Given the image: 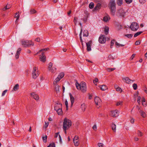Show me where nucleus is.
I'll list each match as a JSON object with an SVG mask.
<instances>
[{
  "instance_id": "f257e3e1",
  "label": "nucleus",
  "mask_w": 147,
  "mask_h": 147,
  "mask_svg": "<svg viewBox=\"0 0 147 147\" xmlns=\"http://www.w3.org/2000/svg\"><path fill=\"white\" fill-rule=\"evenodd\" d=\"M76 85L77 88L78 90H80L81 91L84 93L86 92L87 87L86 84L83 82H81L80 84L78 82L76 83Z\"/></svg>"
},
{
  "instance_id": "f03ea898",
  "label": "nucleus",
  "mask_w": 147,
  "mask_h": 147,
  "mask_svg": "<svg viewBox=\"0 0 147 147\" xmlns=\"http://www.w3.org/2000/svg\"><path fill=\"white\" fill-rule=\"evenodd\" d=\"M109 7L110 9L111 14L112 15H114L116 12V4L115 0H110Z\"/></svg>"
},
{
  "instance_id": "7ed1b4c3",
  "label": "nucleus",
  "mask_w": 147,
  "mask_h": 147,
  "mask_svg": "<svg viewBox=\"0 0 147 147\" xmlns=\"http://www.w3.org/2000/svg\"><path fill=\"white\" fill-rule=\"evenodd\" d=\"M71 125V122L69 119L66 118L64 119L63 124V130L68 129Z\"/></svg>"
},
{
  "instance_id": "20e7f679",
  "label": "nucleus",
  "mask_w": 147,
  "mask_h": 147,
  "mask_svg": "<svg viewBox=\"0 0 147 147\" xmlns=\"http://www.w3.org/2000/svg\"><path fill=\"white\" fill-rule=\"evenodd\" d=\"M22 45L25 47H28L34 45V43L31 41L28 40H22L21 41Z\"/></svg>"
},
{
  "instance_id": "39448f33",
  "label": "nucleus",
  "mask_w": 147,
  "mask_h": 147,
  "mask_svg": "<svg viewBox=\"0 0 147 147\" xmlns=\"http://www.w3.org/2000/svg\"><path fill=\"white\" fill-rule=\"evenodd\" d=\"M139 27V25L137 22H133L131 23L130 28L131 30L135 31L137 30Z\"/></svg>"
},
{
  "instance_id": "423d86ee",
  "label": "nucleus",
  "mask_w": 147,
  "mask_h": 147,
  "mask_svg": "<svg viewBox=\"0 0 147 147\" xmlns=\"http://www.w3.org/2000/svg\"><path fill=\"white\" fill-rule=\"evenodd\" d=\"M39 75L38 68L35 67H34L32 73V76L33 78L35 79Z\"/></svg>"
},
{
  "instance_id": "0eeeda50",
  "label": "nucleus",
  "mask_w": 147,
  "mask_h": 147,
  "mask_svg": "<svg viewBox=\"0 0 147 147\" xmlns=\"http://www.w3.org/2000/svg\"><path fill=\"white\" fill-rule=\"evenodd\" d=\"M73 142L75 146H78L80 144L79 137L77 136H75L73 139Z\"/></svg>"
},
{
  "instance_id": "6e6552de",
  "label": "nucleus",
  "mask_w": 147,
  "mask_h": 147,
  "mask_svg": "<svg viewBox=\"0 0 147 147\" xmlns=\"http://www.w3.org/2000/svg\"><path fill=\"white\" fill-rule=\"evenodd\" d=\"M86 49L87 51H89L91 50V46L92 44V41L90 40L86 43Z\"/></svg>"
},
{
  "instance_id": "1a4fd4ad",
  "label": "nucleus",
  "mask_w": 147,
  "mask_h": 147,
  "mask_svg": "<svg viewBox=\"0 0 147 147\" xmlns=\"http://www.w3.org/2000/svg\"><path fill=\"white\" fill-rule=\"evenodd\" d=\"M94 101L96 105L97 106H99L98 107H97L98 108L100 107L101 102V99L100 98L98 97H96L94 99Z\"/></svg>"
},
{
  "instance_id": "9d476101",
  "label": "nucleus",
  "mask_w": 147,
  "mask_h": 147,
  "mask_svg": "<svg viewBox=\"0 0 147 147\" xmlns=\"http://www.w3.org/2000/svg\"><path fill=\"white\" fill-rule=\"evenodd\" d=\"M100 0H95V1L97 3V2H98V3L94 9L95 10H98L99 9H100L101 7V4L100 3Z\"/></svg>"
},
{
  "instance_id": "9b49d317",
  "label": "nucleus",
  "mask_w": 147,
  "mask_h": 147,
  "mask_svg": "<svg viewBox=\"0 0 147 147\" xmlns=\"http://www.w3.org/2000/svg\"><path fill=\"white\" fill-rule=\"evenodd\" d=\"M111 115L113 117H117L119 115V113L118 111L116 110L114 111H111Z\"/></svg>"
},
{
  "instance_id": "f8f14e48",
  "label": "nucleus",
  "mask_w": 147,
  "mask_h": 147,
  "mask_svg": "<svg viewBox=\"0 0 147 147\" xmlns=\"http://www.w3.org/2000/svg\"><path fill=\"white\" fill-rule=\"evenodd\" d=\"M40 61L44 62L46 61V56L44 52H42L41 54L40 55Z\"/></svg>"
},
{
  "instance_id": "ddd939ff",
  "label": "nucleus",
  "mask_w": 147,
  "mask_h": 147,
  "mask_svg": "<svg viewBox=\"0 0 147 147\" xmlns=\"http://www.w3.org/2000/svg\"><path fill=\"white\" fill-rule=\"evenodd\" d=\"M117 13L120 16L123 17L125 16V12L123 9H121L119 10Z\"/></svg>"
},
{
  "instance_id": "4468645a",
  "label": "nucleus",
  "mask_w": 147,
  "mask_h": 147,
  "mask_svg": "<svg viewBox=\"0 0 147 147\" xmlns=\"http://www.w3.org/2000/svg\"><path fill=\"white\" fill-rule=\"evenodd\" d=\"M123 80L127 84H129L131 82H133L134 81L131 80L129 78L126 77L122 78Z\"/></svg>"
},
{
  "instance_id": "2eb2a0df",
  "label": "nucleus",
  "mask_w": 147,
  "mask_h": 147,
  "mask_svg": "<svg viewBox=\"0 0 147 147\" xmlns=\"http://www.w3.org/2000/svg\"><path fill=\"white\" fill-rule=\"evenodd\" d=\"M61 108V105L60 103H57L55 105L54 110L57 111Z\"/></svg>"
},
{
  "instance_id": "dca6fc26",
  "label": "nucleus",
  "mask_w": 147,
  "mask_h": 147,
  "mask_svg": "<svg viewBox=\"0 0 147 147\" xmlns=\"http://www.w3.org/2000/svg\"><path fill=\"white\" fill-rule=\"evenodd\" d=\"M31 95L32 97L36 100L39 99V97L37 94H36L35 93L33 92L31 93Z\"/></svg>"
},
{
  "instance_id": "f3484780",
  "label": "nucleus",
  "mask_w": 147,
  "mask_h": 147,
  "mask_svg": "<svg viewBox=\"0 0 147 147\" xmlns=\"http://www.w3.org/2000/svg\"><path fill=\"white\" fill-rule=\"evenodd\" d=\"M69 95L71 103V106L72 107L74 102V98L71 93H69Z\"/></svg>"
},
{
  "instance_id": "a211bd4d",
  "label": "nucleus",
  "mask_w": 147,
  "mask_h": 147,
  "mask_svg": "<svg viewBox=\"0 0 147 147\" xmlns=\"http://www.w3.org/2000/svg\"><path fill=\"white\" fill-rule=\"evenodd\" d=\"M21 50L22 49L21 48H19L18 49V50L17 51L15 55V57L16 59L18 58L19 57V55L21 51Z\"/></svg>"
},
{
  "instance_id": "6ab92c4d",
  "label": "nucleus",
  "mask_w": 147,
  "mask_h": 147,
  "mask_svg": "<svg viewBox=\"0 0 147 147\" xmlns=\"http://www.w3.org/2000/svg\"><path fill=\"white\" fill-rule=\"evenodd\" d=\"M60 79L57 77L55 79L54 81L53 82V84L54 85H56V86H57V87L58 88L59 85H58L57 84V83L59 82Z\"/></svg>"
},
{
  "instance_id": "aec40b11",
  "label": "nucleus",
  "mask_w": 147,
  "mask_h": 147,
  "mask_svg": "<svg viewBox=\"0 0 147 147\" xmlns=\"http://www.w3.org/2000/svg\"><path fill=\"white\" fill-rule=\"evenodd\" d=\"M139 113L141 115L143 118H145L146 116V113L141 110H140Z\"/></svg>"
},
{
  "instance_id": "412c9836",
  "label": "nucleus",
  "mask_w": 147,
  "mask_h": 147,
  "mask_svg": "<svg viewBox=\"0 0 147 147\" xmlns=\"http://www.w3.org/2000/svg\"><path fill=\"white\" fill-rule=\"evenodd\" d=\"M104 29V32L105 34H107L109 32V28L108 26H105L103 28Z\"/></svg>"
},
{
  "instance_id": "4be33fe9",
  "label": "nucleus",
  "mask_w": 147,
  "mask_h": 147,
  "mask_svg": "<svg viewBox=\"0 0 147 147\" xmlns=\"http://www.w3.org/2000/svg\"><path fill=\"white\" fill-rule=\"evenodd\" d=\"M110 17L107 15L104 17L103 18V21L105 22H107L110 20Z\"/></svg>"
},
{
  "instance_id": "5701e85b",
  "label": "nucleus",
  "mask_w": 147,
  "mask_h": 147,
  "mask_svg": "<svg viewBox=\"0 0 147 147\" xmlns=\"http://www.w3.org/2000/svg\"><path fill=\"white\" fill-rule=\"evenodd\" d=\"M106 41V38L105 36L102 35V44L105 43Z\"/></svg>"
},
{
  "instance_id": "b1692460",
  "label": "nucleus",
  "mask_w": 147,
  "mask_h": 147,
  "mask_svg": "<svg viewBox=\"0 0 147 147\" xmlns=\"http://www.w3.org/2000/svg\"><path fill=\"white\" fill-rule=\"evenodd\" d=\"M11 5L10 4H7V5L3 8V10L5 11L11 8Z\"/></svg>"
},
{
  "instance_id": "393cba45",
  "label": "nucleus",
  "mask_w": 147,
  "mask_h": 147,
  "mask_svg": "<svg viewBox=\"0 0 147 147\" xmlns=\"http://www.w3.org/2000/svg\"><path fill=\"white\" fill-rule=\"evenodd\" d=\"M64 74L63 73H61L59 74L57 76L58 78H59L60 80L62 79L64 76Z\"/></svg>"
},
{
  "instance_id": "a878e982",
  "label": "nucleus",
  "mask_w": 147,
  "mask_h": 147,
  "mask_svg": "<svg viewBox=\"0 0 147 147\" xmlns=\"http://www.w3.org/2000/svg\"><path fill=\"white\" fill-rule=\"evenodd\" d=\"M88 30H85L83 32V36H88Z\"/></svg>"
},
{
  "instance_id": "bb28decb",
  "label": "nucleus",
  "mask_w": 147,
  "mask_h": 147,
  "mask_svg": "<svg viewBox=\"0 0 147 147\" xmlns=\"http://www.w3.org/2000/svg\"><path fill=\"white\" fill-rule=\"evenodd\" d=\"M57 113L59 115H61L62 113V111L61 108H60L59 109L56 111Z\"/></svg>"
},
{
  "instance_id": "cd10ccee",
  "label": "nucleus",
  "mask_w": 147,
  "mask_h": 147,
  "mask_svg": "<svg viewBox=\"0 0 147 147\" xmlns=\"http://www.w3.org/2000/svg\"><path fill=\"white\" fill-rule=\"evenodd\" d=\"M116 105L117 106L122 105H123V101H117L116 102Z\"/></svg>"
},
{
  "instance_id": "c85d7f7f",
  "label": "nucleus",
  "mask_w": 147,
  "mask_h": 147,
  "mask_svg": "<svg viewBox=\"0 0 147 147\" xmlns=\"http://www.w3.org/2000/svg\"><path fill=\"white\" fill-rule=\"evenodd\" d=\"M123 0H117V3L119 6L123 4Z\"/></svg>"
},
{
  "instance_id": "c756f323",
  "label": "nucleus",
  "mask_w": 147,
  "mask_h": 147,
  "mask_svg": "<svg viewBox=\"0 0 147 147\" xmlns=\"http://www.w3.org/2000/svg\"><path fill=\"white\" fill-rule=\"evenodd\" d=\"M19 87V85L18 84H16L14 87L13 90V91H16L18 90Z\"/></svg>"
},
{
  "instance_id": "7c9ffc66",
  "label": "nucleus",
  "mask_w": 147,
  "mask_h": 147,
  "mask_svg": "<svg viewBox=\"0 0 147 147\" xmlns=\"http://www.w3.org/2000/svg\"><path fill=\"white\" fill-rule=\"evenodd\" d=\"M115 46L117 47H123L124 45L123 44H120L117 42H115Z\"/></svg>"
},
{
  "instance_id": "2f4dec72",
  "label": "nucleus",
  "mask_w": 147,
  "mask_h": 147,
  "mask_svg": "<svg viewBox=\"0 0 147 147\" xmlns=\"http://www.w3.org/2000/svg\"><path fill=\"white\" fill-rule=\"evenodd\" d=\"M108 89L107 86L105 85H102V91H105Z\"/></svg>"
},
{
  "instance_id": "473e14b6",
  "label": "nucleus",
  "mask_w": 147,
  "mask_h": 147,
  "mask_svg": "<svg viewBox=\"0 0 147 147\" xmlns=\"http://www.w3.org/2000/svg\"><path fill=\"white\" fill-rule=\"evenodd\" d=\"M111 127L113 131H114L115 132L116 131V125L113 123L111 125Z\"/></svg>"
},
{
  "instance_id": "72a5a7b5",
  "label": "nucleus",
  "mask_w": 147,
  "mask_h": 147,
  "mask_svg": "<svg viewBox=\"0 0 147 147\" xmlns=\"http://www.w3.org/2000/svg\"><path fill=\"white\" fill-rule=\"evenodd\" d=\"M94 6V4L93 2H91L90 3L89 5V7L90 9H92Z\"/></svg>"
},
{
  "instance_id": "f704fd0d",
  "label": "nucleus",
  "mask_w": 147,
  "mask_h": 147,
  "mask_svg": "<svg viewBox=\"0 0 147 147\" xmlns=\"http://www.w3.org/2000/svg\"><path fill=\"white\" fill-rule=\"evenodd\" d=\"M48 49H48V48H46V49H41V50H40L36 54V55H37L38 54H39L41 52H43V51H47V50H48Z\"/></svg>"
},
{
  "instance_id": "c9c22d12",
  "label": "nucleus",
  "mask_w": 147,
  "mask_h": 147,
  "mask_svg": "<svg viewBox=\"0 0 147 147\" xmlns=\"http://www.w3.org/2000/svg\"><path fill=\"white\" fill-rule=\"evenodd\" d=\"M81 108L82 111H84L86 109V106L85 104H82L81 105Z\"/></svg>"
},
{
  "instance_id": "e433bc0d",
  "label": "nucleus",
  "mask_w": 147,
  "mask_h": 147,
  "mask_svg": "<svg viewBox=\"0 0 147 147\" xmlns=\"http://www.w3.org/2000/svg\"><path fill=\"white\" fill-rule=\"evenodd\" d=\"M18 14V12L16 13V15H15V17L17 18V19H16V23L18 22L19 19V17H20V16H19V14H18L17 16H16V15Z\"/></svg>"
},
{
  "instance_id": "4c0bfd02",
  "label": "nucleus",
  "mask_w": 147,
  "mask_h": 147,
  "mask_svg": "<svg viewBox=\"0 0 147 147\" xmlns=\"http://www.w3.org/2000/svg\"><path fill=\"white\" fill-rule=\"evenodd\" d=\"M142 32V31L138 32L136 33L134 35V36L135 37H137Z\"/></svg>"
},
{
  "instance_id": "58836bf2",
  "label": "nucleus",
  "mask_w": 147,
  "mask_h": 147,
  "mask_svg": "<svg viewBox=\"0 0 147 147\" xmlns=\"http://www.w3.org/2000/svg\"><path fill=\"white\" fill-rule=\"evenodd\" d=\"M53 66V64L51 63L50 62L49 64V66H48V69L50 70L52 68V67Z\"/></svg>"
},
{
  "instance_id": "ea45409f",
  "label": "nucleus",
  "mask_w": 147,
  "mask_h": 147,
  "mask_svg": "<svg viewBox=\"0 0 147 147\" xmlns=\"http://www.w3.org/2000/svg\"><path fill=\"white\" fill-rule=\"evenodd\" d=\"M93 82L95 85H96L97 84L96 83L98 82V79L97 78H95L93 80Z\"/></svg>"
},
{
  "instance_id": "a19ab883",
  "label": "nucleus",
  "mask_w": 147,
  "mask_h": 147,
  "mask_svg": "<svg viewBox=\"0 0 147 147\" xmlns=\"http://www.w3.org/2000/svg\"><path fill=\"white\" fill-rule=\"evenodd\" d=\"M56 68L55 67H52L51 70V72L52 73H55L56 71Z\"/></svg>"
},
{
  "instance_id": "79ce46f5",
  "label": "nucleus",
  "mask_w": 147,
  "mask_h": 147,
  "mask_svg": "<svg viewBox=\"0 0 147 147\" xmlns=\"http://www.w3.org/2000/svg\"><path fill=\"white\" fill-rule=\"evenodd\" d=\"M116 42H115V40H112L111 41V48H112V47L113 46L115 43Z\"/></svg>"
},
{
  "instance_id": "37998d69",
  "label": "nucleus",
  "mask_w": 147,
  "mask_h": 147,
  "mask_svg": "<svg viewBox=\"0 0 147 147\" xmlns=\"http://www.w3.org/2000/svg\"><path fill=\"white\" fill-rule=\"evenodd\" d=\"M49 124V123L48 122H45V124L44 126L43 127V128H45L46 129L48 126Z\"/></svg>"
},
{
  "instance_id": "c03bdc74",
  "label": "nucleus",
  "mask_w": 147,
  "mask_h": 147,
  "mask_svg": "<svg viewBox=\"0 0 147 147\" xmlns=\"http://www.w3.org/2000/svg\"><path fill=\"white\" fill-rule=\"evenodd\" d=\"M82 32V29H81V30L80 33V41L81 42H83V40L82 39V36H81Z\"/></svg>"
},
{
  "instance_id": "a18cd8bd",
  "label": "nucleus",
  "mask_w": 147,
  "mask_h": 147,
  "mask_svg": "<svg viewBox=\"0 0 147 147\" xmlns=\"http://www.w3.org/2000/svg\"><path fill=\"white\" fill-rule=\"evenodd\" d=\"M132 87L134 90H136L137 87V85L136 84H133Z\"/></svg>"
},
{
  "instance_id": "49530a36",
  "label": "nucleus",
  "mask_w": 147,
  "mask_h": 147,
  "mask_svg": "<svg viewBox=\"0 0 147 147\" xmlns=\"http://www.w3.org/2000/svg\"><path fill=\"white\" fill-rule=\"evenodd\" d=\"M125 36H126L129 38H131L132 37L133 35H132V34H125Z\"/></svg>"
},
{
  "instance_id": "de8ad7c7",
  "label": "nucleus",
  "mask_w": 147,
  "mask_h": 147,
  "mask_svg": "<svg viewBox=\"0 0 147 147\" xmlns=\"http://www.w3.org/2000/svg\"><path fill=\"white\" fill-rule=\"evenodd\" d=\"M141 97L140 96H138V98L137 102L139 105L140 104Z\"/></svg>"
},
{
  "instance_id": "09e8293b",
  "label": "nucleus",
  "mask_w": 147,
  "mask_h": 147,
  "mask_svg": "<svg viewBox=\"0 0 147 147\" xmlns=\"http://www.w3.org/2000/svg\"><path fill=\"white\" fill-rule=\"evenodd\" d=\"M78 19V18L76 17H75L74 18V22L75 24L77 23V20Z\"/></svg>"
},
{
  "instance_id": "8fccbe9b",
  "label": "nucleus",
  "mask_w": 147,
  "mask_h": 147,
  "mask_svg": "<svg viewBox=\"0 0 147 147\" xmlns=\"http://www.w3.org/2000/svg\"><path fill=\"white\" fill-rule=\"evenodd\" d=\"M47 137L46 136L45 137H42L43 140L44 142H46L47 141Z\"/></svg>"
},
{
  "instance_id": "3c124183",
  "label": "nucleus",
  "mask_w": 147,
  "mask_h": 147,
  "mask_svg": "<svg viewBox=\"0 0 147 147\" xmlns=\"http://www.w3.org/2000/svg\"><path fill=\"white\" fill-rule=\"evenodd\" d=\"M115 89L117 91L120 92H121L122 91V90L121 88L119 87H117V88H115Z\"/></svg>"
},
{
  "instance_id": "603ef678",
  "label": "nucleus",
  "mask_w": 147,
  "mask_h": 147,
  "mask_svg": "<svg viewBox=\"0 0 147 147\" xmlns=\"http://www.w3.org/2000/svg\"><path fill=\"white\" fill-rule=\"evenodd\" d=\"M137 134L140 136H142L143 135L142 133L140 131H138Z\"/></svg>"
},
{
  "instance_id": "864d4df0",
  "label": "nucleus",
  "mask_w": 147,
  "mask_h": 147,
  "mask_svg": "<svg viewBox=\"0 0 147 147\" xmlns=\"http://www.w3.org/2000/svg\"><path fill=\"white\" fill-rule=\"evenodd\" d=\"M36 12V11L34 9H31L30 10V13L31 14L34 13Z\"/></svg>"
},
{
  "instance_id": "5fc2aeb1",
  "label": "nucleus",
  "mask_w": 147,
  "mask_h": 147,
  "mask_svg": "<svg viewBox=\"0 0 147 147\" xmlns=\"http://www.w3.org/2000/svg\"><path fill=\"white\" fill-rule=\"evenodd\" d=\"M7 90H4L2 92L1 95V96H4L5 94L7 92Z\"/></svg>"
},
{
  "instance_id": "6e6d98bb",
  "label": "nucleus",
  "mask_w": 147,
  "mask_h": 147,
  "mask_svg": "<svg viewBox=\"0 0 147 147\" xmlns=\"http://www.w3.org/2000/svg\"><path fill=\"white\" fill-rule=\"evenodd\" d=\"M125 1L126 3L129 4L132 2V0H125Z\"/></svg>"
},
{
  "instance_id": "4d7b16f0",
  "label": "nucleus",
  "mask_w": 147,
  "mask_h": 147,
  "mask_svg": "<svg viewBox=\"0 0 147 147\" xmlns=\"http://www.w3.org/2000/svg\"><path fill=\"white\" fill-rule=\"evenodd\" d=\"M65 105H66V108H68V102L67 100H65Z\"/></svg>"
},
{
  "instance_id": "13d9d810",
  "label": "nucleus",
  "mask_w": 147,
  "mask_h": 147,
  "mask_svg": "<svg viewBox=\"0 0 147 147\" xmlns=\"http://www.w3.org/2000/svg\"><path fill=\"white\" fill-rule=\"evenodd\" d=\"M92 129L94 130H96L97 129V127L96 125V124H95L92 127Z\"/></svg>"
},
{
  "instance_id": "bf43d9fd",
  "label": "nucleus",
  "mask_w": 147,
  "mask_h": 147,
  "mask_svg": "<svg viewBox=\"0 0 147 147\" xmlns=\"http://www.w3.org/2000/svg\"><path fill=\"white\" fill-rule=\"evenodd\" d=\"M55 86V90H56V91L57 92V91H59V87H58V88L57 87V86H56V85H54Z\"/></svg>"
},
{
  "instance_id": "052dcab7",
  "label": "nucleus",
  "mask_w": 147,
  "mask_h": 147,
  "mask_svg": "<svg viewBox=\"0 0 147 147\" xmlns=\"http://www.w3.org/2000/svg\"><path fill=\"white\" fill-rule=\"evenodd\" d=\"M114 68H109L108 69V70L109 71H112L115 69Z\"/></svg>"
},
{
  "instance_id": "680f3d73",
  "label": "nucleus",
  "mask_w": 147,
  "mask_h": 147,
  "mask_svg": "<svg viewBox=\"0 0 147 147\" xmlns=\"http://www.w3.org/2000/svg\"><path fill=\"white\" fill-rule=\"evenodd\" d=\"M140 3L142 4L146 2L145 0H139Z\"/></svg>"
},
{
  "instance_id": "e2e57ef3",
  "label": "nucleus",
  "mask_w": 147,
  "mask_h": 147,
  "mask_svg": "<svg viewBox=\"0 0 147 147\" xmlns=\"http://www.w3.org/2000/svg\"><path fill=\"white\" fill-rule=\"evenodd\" d=\"M135 119L133 118H131L130 119V122L132 123H134Z\"/></svg>"
},
{
  "instance_id": "0e129e2a",
  "label": "nucleus",
  "mask_w": 147,
  "mask_h": 147,
  "mask_svg": "<svg viewBox=\"0 0 147 147\" xmlns=\"http://www.w3.org/2000/svg\"><path fill=\"white\" fill-rule=\"evenodd\" d=\"M140 44V42L139 40L136 41L135 43V44L136 45H139Z\"/></svg>"
},
{
  "instance_id": "69168bd1",
  "label": "nucleus",
  "mask_w": 147,
  "mask_h": 147,
  "mask_svg": "<svg viewBox=\"0 0 147 147\" xmlns=\"http://www.w3.org/2000/svg\"><path fill=\"white\" fill-rule=\"evenodd\" d=\"M59 132H57L55 133V138H57L58 137V136H59Z\"/></svg>"
},
{
  "instance_id": "338daca9",
  "label": "nucleus",
  "mask_w": 147,
  "mask_h": 147,
  "mask_svg": "<svg viewBox=\"0 0 147 147\" xmlns=\"http://www.w3.org/2000/svg\"><path fill=\"white\" fill-rule=\"evenodd\" d=\"M88 96H89V99H91L92 97V95L89 93V94H88Z\"/></svg>"
},
{
  "instance_id": "774afa93",
  "label": "nucleus",
  "mask_w": 147,
  "mask_h": 147,
  "mask_svg": "<svg viewBox=\"0 0 147 147\" xmlns=\"http://www.w3.org/2000/svg\"><path fill=\"white\" fill-rule=\"evenodd\" d=\"M135 55L134 54H132V55H131V57H130L131 59V60L133 59L134 58L135 56Z\"/></svg>"
}]
</instances>
